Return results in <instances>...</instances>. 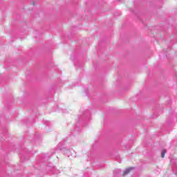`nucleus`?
<instances>
[{
	"label": "nucleus",
	"instance_id": "1",
	"mask_svg": "<svg viewBox=\"0 0 177 177\" xmlns=\"http://www.w3.org/2000/svg\"><path fill=\"white\" fill-rule=\"evenodd\" d=\"M61 150H62V153H64V154L67 157H70V156H71V151L69 149H64Z\"/></svg>",
	"mask_w": 177,
	"mask_h": 177
},
{
	"label": "nucleus",
	"instance_id": "2",
	"mask_svg": "<svg viewBox=\"0 0 177 177\" xmlns=\"http://www.w3.org/2000/svg\"><path fill=\"white\" fill-rule=\"evenodd\" d=\"M132 169H133V167H129L126 169L123 173V176H125V175H128V174L130 173Z\"/></svg>",
	"mask_w": 177,
	"mask_h": 177
},
{
	"label": "nucleus",
	"instance_id": "3",
	"mask_svg": "<svg viewBox=\"0 0 177 177\" xmlns=\"http://www.w3.org/2000/svg\"><path fill=\"white\" fill-rule=\"evenodd\" d=\"M167 153V150L166 149H163L162 151V153H161V157L162 158H164V157H165V153Z\"/></svg>",
	"mask_w": 177,
	"mask_h": 177
}]
</instances>
